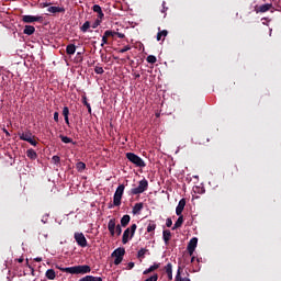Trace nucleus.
I'll return each instance as SVG.
<instances>
[{
    "mask_svg": "<svg viewBox=\"0 0 281 281\" xmlns=\"http://www.w3.org/2000/svg\"><path fill=\"white\" fill-rule=\"evenodd\" d=\"M56 269H59V271H63L64 273H71V276H85V273H91V267L87 265L74 266L68 268L56 266Z\"/></svg>",
    "mask_w": 281,
    "mask_h": 281,
    "instance_id": "nucleus-1",
    "label": "nucleus"
},
{
    "mask_svg": "<svg viewBox=\"0 0 281 281\" xmlns=\"http://www.w3.org/2000/svg\"><path fill=\"white\" fill-rule=\"evenodd\" d=\"M125 186L124 184H120L113 195V204L109 205V209H113V207H120V205H122V196H124V190H125Z\"/></svg>",
    "mask_w": 281,
    "mask_h": 281,
    "instance_id": "nucleus-2",
    "label": "nucleus"
},
{
    "mask_svg": "<svg viewBox=\"0 0 281 281\" xmlns=\"http://www.w3.org/2000/svg\"><path fill=\"white\" fill-rule=\"evenodd\" d=\"M126 159L131 161V164H134L136 168H146V162L142 157L137 156L135 153H126Z\"/></svg>",
    "mask_w": 281,
    "mask_h": 281,
    "instance_id": "nucleus-3",
    "label": "nucleus"
},
{
    "mask_svg": "<svg viewBox=\"0 0 281 281\" xmlns=\"http://www.w3.org/2000/svg\"><path fill=\"white\" fill-rule=\"evenodd\" d=\"M135 232H137V224H132L131 227L124 231L122 236L123 245H126L130 240H132L133 236H135Z\"/></svg>",
    "mask_w": 281,
    "mask_h": 281,
    "instance_id": "nucleus-4",
    "label": "nucleus"
},
{
    "mask_svg": "<svg viewBox=\"0 0 281 281\" xmlns=\"http://www.w3.org/2000/svg\"><path fill=\"white\" fill-rule=\"evenodd\" d=\"M108 229L111 236H122V226L120 224L115 225V218H111L108 223Z\"/></svg>",
    "mask_w": 281,
    "mask_h": 281,
    "instance_id": "nucleus-5",
    "label": "nucleus"
},
{
    "mask_svg": "<svg viewBox=\"0 0 281 281\" xmlns=\"http://www.w3.org/2000/svg\"><path fill=\"white\" fill-rule=\"evenodd\" d=\"M148 190V180L143 179L138 182V187L131 189V194L137 195V194H144Z\"/></svg>",
    "mask_w": 281,
    "mask_h": 281,
    "instance_id": "nucleus-6",
    "label": "nucleus"
},
{
    "mask_svg": "<svg viewBox=\"0 0 281 281\" xmlns=\"http://www.w3.org/2000/svg\"><path fill=\"white\" fill-rule=\"evenodd\" d=\"M126 254V249L125 248H116L113 252H112V258L114 259V265H122V261L124 260V255Z\"/></svg>",
    "mask_w": 281,
    "mask_h": 281,
    "instance_id": "nucleus-7",
    "label": "nucleus"
},
{
    "mask_svg": "<svg viewBox=\"0 0 281 281\" xmlns=\"http://www.w3.org/2000/svg\"><path fill=\"white\" fill-rule=\"evenodd\" d=\"M196 245H199V239L196 237L191 238L188 246H187V251H188L189 256L194 255V251L196 249Z\"/></svg>",
    "mask_w": 281,
    "mask_h": 281,
    "instance_id": "nucleus-8",
    "label": "nucleus"
},
{
    "mask_svg": "<svg viewBox=\"0 0 281 281\" xmlns=\"http://www.w3.org/2000/svg\"><path fill=\"white\" fill-rule=\"evenodd\" d=\"M75 240L79 247H87V237L82 233H75Z\"/></svg>",
    "mask_w": 281,
    "mask_h": 281,
    "instance_id": "nucleus-9",
    "label": "nucleus"
},
{
    "mask_svg": "<svg viewBox=\"0 0 281 281\" xmlns=\"http://www.w3.org/2000/svg\"><path fill=\"white\" fill-rule=\"evenodd\" d=\"M22 21L23 23H41V21H43V16L23 15Z\"/></svg>",
    "mask_w": 281,
    "mask_h": 281,
    "instance_id": "nucleus-10",
    "label": "nucleus"
},
{
    "mask_svg": "<svg viewBox=\"0 0 281 281\" xmlns=\"http://www.w3.org/2000/svg\"><path fill=\"white\" fill-rule=\"evenodd\" d=\"M183 210H186V199H181L176 207L177 216H181L183 214Z\"/></svg>",
    "mask_w": 281,
    "mask_h": 281,
    "instance_id": "nucleus-11",
    "label": "nucleus"
},
{
    "mask_svg": "<svg viewBox=\"0 0 281 281\" xmlns=\"http://www.w3.org/2000/svg\"><path fill=\"white\" fill-rule=\"evenodd\" d=\"M269 10H273V4L272 3H266V4H261L258 9H256V12H269Z\"/></svg>",
    "mask_w": 281,
    "mask_h": 281,
    "instance_id": "nucleus-12",
    "label": "nucleus"
},
{
    "mask_svg": "<svg viewBox=\"0 0 281 281\" xmlns=\"http://www.w3.org/2000/svg\"><path fill=\"white\" fill-rule=\"evenodd\" d=\"M170 238H172V233L170 232V229H165L162 232V240L165 245H170Z\"/></svg>",
    "mask_w": 281,
    "mask_h": 281,
    "instance_id": "nucleus-13",
    "label": "nucleus"
},
{
    "mask_svg": "<svg viewBox=\"0 0 281 281\" xmlns=\"http://www.w3.org/2000/svg\"><path fill=\"white\" fill-rule=\"evenodd\" d=\"M93 12L98 14V19L103 20L104 19V12H102V7L100 4H94L92 7Z\"/></svg>",
    "mask_w": 281,
    "mask_h": 281,
    "instance_id": "nucleus-14",
    "label": "nucleus"
},
{
    "mask_svg": "<svg viewBox=\"0 0 281 281\" xmlns=\"http://www.w3.org/2000/svg\"><path fill=\"white\" fill-rule=\"evenodd\" d=\"M142 210H144V203L139 202V203H136L134 206H133V210H132V214L137 215L142 212Z\"/></svg>",
    "mask_w": 281,
    "mask_h": 281,
    "instance_id": "nucleus-15",
    "label": "nucleus"
},
{
    "mask_svg": "<svg viewBox=\"0 0 281 281\" xmlns=\"http://www.w3.org/2000/svg\"><path fill=\"white\" fill-rule=\"evenodd\" d=\"M47 12H50V14H57L58 12L65 13V8H63V7H49L47 9Z\"/></svg>",
    "mask_w": 281,
    "mask_h": 281,
    "instance_id": "nucleus-16",
    "label": "nucleus"
},
{
    "mask_svg": "<svg viewBox=\"0 0 281 281\" xmlns=\"http://www.w3.org/2000/svg\"><path fill=\"white\" fill-rule=\"evenodd\" d=\"M20 135V139L22 140V142H27V140H30V139H32V137H36V136H34V135H32V132H26V133H20L19 134Z\"/></svg>",
    "mask_w": 281,
    "mask_h": 281,
    "instance_id": "nucleus-17",
    "label": "nucleus"
},
{
    "mask_svg": "<svg viewBox=\"0 0 281 281\" xmlns=\"http://www.w3.org/2000/svg\"><path fill=\"white\" fill-rule=\"evenodd\" d=\"M181 271H183V268H181V267L179 266V267H178V270H177V274H176L175 281H190V278H183V277H181Z\"/></svg>",
    "mask_w": 281,
    "mask_h": 281,
    "instance_id": "nucleus-18",
    "label": "nucleus"
},
{
    "mask_svg": "<svg viewBox=\"0 0 281 281\" xmlns=\"http://www.w3.org/2000/svg\"><path fill=\"white\" fill-rule=\"evenodd\" d=\"M36 32V29L32 25H25L23 30V34H26V36H32Z\"/></svg>",
    "mask_w": 281,
    "mask_h": 281,
    "instance_id": "nucleus-19",
    "label": "nucleus"
},
{
    "mask_svg": "<svg viewBox=\"0 0 281 281\" xmlns=\"http://www.w3.org/2000/svg\"><path fill=\"white\" fill-rule=\"evenodd\" d=\"M26 157H29V159H32V161H34L35 159L38 158V154H36V150L30 148L26 150Z\"/></svg>",
    "mask_w": 281,
    "mask_h": 281,
    "instance_id": "nucleus-20",
    "label": "nucleus"
},
{
    "mask_svg": "<svg viewBox=\"0 0 281 281\" xmlns=\"http://www.w3.org/2000/svg\"><path fill=\"white\" fill-rule=\"evenodd\" d=\"M159 267H160V263H154L148 269L144 270L143 276H148V273H153V271H157Z\"/></svg>",
    "mask_w": 281,
    "mask_h": 281,
    "instance_id": "nucleus-21",
    "label": "nucleus"
},
{
    "mask_svg": "<svg viewBox=\"0 0 281 281\" xmlns=\"http://www.w3.org/2000/svg\"><path fill=\"white\" fill-rule=\"evenodd\" d=\"M178 220L175 223V225L172 226V232H175V229H179V227H181L183 225V215H178Z\"/></svg>",
    "mask_w": 281,
    "mask_h": 281,
    "instance_id": "nucleus-22",
    "label": "nucleus"
},
{
    "mask_svg": "<svg viewBox=\"0 0 281 281\" xmlns=\"http://www.w3.org/2000/svg\"><path fill=\"white\" fill-rule=\"evenodd\" d=\"M66 54H68V56H74V54H76V45L68 44L66 47Z\"/></svg>",
    "mask_w": 281,
    "mask_h": 281,
    "instance_id": "nucleus-23",
    "label": "nucleus"
},
{
    "mask_svg": "<svg viewBox=\"0 0 281 281\" xmlns=\"http://www.w3.org/2000/svg\"><path fill=\"white\" fill-rule=\"evenodd\" d=\"M146 254H148V249H146V248H140L138 250L137 258H138V260H140V262H142V260H144V258H146Z\"/></svg>",
    "mask_w": 281,
    "mask_h": 281,
    "instance_id": "nucleus-24",
    "label": "nucleus"
},
{
    "mask_svg": "<svg viewBox=\"0 0 281 281\" xmlns=\"http://www.w3.org/2000/svg\"><path fill=\"white\" fill-rule=\"evenodd\" d=\"M47 280H56V271L54 269H48L45 273Z\"/></svg>",
    "mask_w": 281,
    "mask_h": 281,
    "instance_id": "nucleus-25",
    "label": "nucleus"
},
{
    "mask_svg": "<svg viewBox=\"0 0 281 281\" xmlns=\"http://www.w3.org/2000/svg\"><path fill=\"white\" fill-rule=\"evenodd\" d=\"M159 32L157 33V41H161V38H166V36H168V31L167 30H162L161 27H158Z\"/></svg>",
    "mask_w": 281,
    "mask_h": 281,
    "instance_id": "nucleus-26",
    "label": "nucleus"
},
{
    "mask_svg": "<svg viewBox=\"0 0 281 281\" xmlns=\"http://www.w3.org/2000/svg\"><path fill=\"white\" fill-rule=\"evenodd\" d=\"M128 223H131V215H124V216L121 218V226H122V227H127V226H128Z\"/></svg>",
    "mask_w": 281,
    "mask_h": 281,
    "instance_id": "nucleus-27",
    "label": "nucleus"
},
{
    "mask_svg": "<svg viewBox=\"0 0 281 281\" xmlns=\"http://www.w3.org/2000/svg\"><path fill=\"white\" fill-rule=\"evenodd\" d=\"M76 168H77L78 172H82L83 170L87 169V165L82 161H79V162H77Z\"/></svg>",
    "mask_w": 281,
    "mask_h": 281,
    "instance_id": "nucleus-28",
    "label": "nucleus"
},
{
    "mask_svg": "<svg viewBox=\"0 0 281 281\" xmlns=\"http://www.w3.org/2000/svg\"><path fill=\"white\" fill-rule=\"evenodd\" d=\"M147 63H149V65H155V63H157V57H155V55H149L146 58Z\"/></svg>",
    "mask_w": 281,
    "mask_h": 281,
    "instance_id": "nucleus-29",
    "label": "nucleus"
},
{
    "mask_svg": "<svg viewBox=\"0 0 281 281\" xmlns=\"http://www.w3.org/2000/svg\"><path fill=\"white\" fill-rule=\"evenodd\" d=\"M82 104H85V106H87L88 109V113H90L91 115V104L87 101V97H82Z\"/></svg>",
    "mask_w": 281,
    "mask_h": 281,
    "instance_id": "nucleus-30",
    "label": "nucleus"
},
{
    "mask_svg": "<svg viewBox=\"0 0 281 281\" xmlns=\"http://www.w3.org/2000/svg\"><path fill=\"white\" fill-rule=\"evenodd\" d=\"M59 137H60V139H61V142H63L64 144H71V143H74V139H71V138H69V137H67V136L60 135Z\"/></svg>",
    "mask_w": 281,
    "mask_h": 281,
    "instance_id": "nucleus-31",
    "label": "nucleus"
},
{
    "mask_svg": "<svg viewBox=\"0 0 281 281\" xmlns=\"http://www.w3.org/2000/svg\"><path fill=\"white\" fill-rule=\"evenodd\" d=\"M104 45H109V36H106L105 32H104V34L102 36L101 47H104Z\"/></svg>",
    "mask_w": 281,
    "mask_h": 281,
    "instance_id": "nucleus-32",
    "label": "nucleus"
},
{
    "mask_svg": "<svg viewBox=\"0 0 281 281\" xmlns=\"http://www.w3.org/2000/svg\"><path fill=\"white\" fill-rule=\"evenodd\" d=\"M155 229H157V224L149 223L147 226V232L150 234V232H155Z\"/></svg>",
    "mask_w": 281,
    "mask_h": 281,
    "instance_id": "nucleus-33",
    "label": "nucleus"
},
{
    "mask_svg": "<svg viewBox=\"0 0 281 281\" xmlns=\"http://www.w3.org/2000/svg\"><path fill=\"white\" fill-rule=\"evenodd\" d=\"M91 27V23L89 21H86L83 25L81 26V32H87Z\"/></svg>",
    "mask_w": 281,
    "mask_h": 281,
    "instance_id": "nucleus-34",
    "label": "nucleus"
},
{
    "mask_svg": "<svg viewBox=\"0 0 281 281\" xmlns=\"http://www.w3.org/2000/svg\"><path fill=\"white\" fill-rule=\"evenodd\" d=\"M105 36H111L112 38L114 37V36H117V32H115V31H111V30H106L105 31Z\"/></svg>",
    "mask_w": 281,
    "mask_h": 281,
    "instance_id": "nucleus-35",
    "label": "nucleus"
},
{
    "mask_svg": "<svg viewBox=\"0 0 281 281\" xmlns=\"http://www.w3.org/2000/svg\"><path fill=\"white\" fill-rule=\"evenodd\" d=\"M100 23H102V20H100V18H99L98 20H95L92 23V25H91L92 30H95L98 26H100Z\"/></svg>",
    "mask_w": 281,
    "mask_h": 281,
    "instance_id": "nucleus-36",
    "label": "nucleus"
},
{
    "mask_svg": "<svg viewBox=\"0 0 281 281\" xmlns=\"http://www.w3.org/2000/svg\"><path fill=\"white\" fill-rule=\"evenodd\" d=\"M52 161L55 166H58V164H60V156H53Z\"/></svg>",
    "mask_w": 281,
    "mask_h": 281,
    "instance_id": "nucleus-37",
    "label": "nucleus"
},
{
    "mask_svg": "<svg viewBox=\"0 0 281 281\" xmlns=\"http://www.w3.org/2000/svg\"><path fill=\"white\" fill-rule=\"evenodd\" d=\"M94 72L101 76L104 74V68L97 66L94 67Z\"/></svg>",
    "mask_w": 281,
    "mask_h": 281,
    "instance_id": "nucleus-38",
    "label": "nucleus"
},
{
    "mask_svg": "<svg viewBox=\"0 0 281 281\" xmlns=\"http://www.w3.org/2000/svg\"><path fill=\"white\" fill-rule=\"evenodd\" d=\"M166 273H172V263H167L165 266Z\"/></svg>",
    "mask_w": 281,
    "mask_h": 281,
    "instance_id": "nucleus-39",
    "label": "nucleus"
},
{
    "mask_svg": "<svg viewBox=\"0 0 281 281\" xmlns=\"http://www.w3.org/2000/svg\"><path fill=\"white\" fill-rule=\"evenodd\" d=\"M29 144H31V146H38V142H36V139H34V137H31L30 139L26 140Z\"/></svg>",
    "mask_w": 281,
    "mask_h": 281,
    "instance_id": "nucleus-40",
    "label": "nucleus"
},
{
    "mask_svg": "<svg viewBox=\"0 0 281 281\" xmlns=\"http://www.w3.org/2000/svg\"><path fill=\"white\" fill-rule=\"evenodd\" d=\"M131 47L128 45L124 46L119 50V54H126V52H130Z\"/></svg>",
    "mask_w": 281,
    "mask_h": 281,
    "instance_id": "nucleus-41",
    "label": "nucleus"
},
{
    "mask_svg": "<svg viewBox=\"0 0 281 281\" xmlns=\"http://www.w3.org/2000/svg\"><path fill=\"white\" fill-rule=\"evenodd\" d=\"M63 115H64V117H69V108L68 106H64Z\"/></svg>",
    "mask_w": 281,
    "mask_h": 281,
    "instance_id": "nucleus-42",
    "label": "nucleus"
},
{
    "mask_svg": "<svg viewBox=\"0 0 281 281\" xmlns=\"http://www.w3.org/2000/svg\"><path fill=\"white\" fill-rule=\"evenodd\" d=\"M167 227H172V218L168 217L166 221Z\"/></svg>",
    "mask_w": 281,
    "mask_h": 281,
    "instance_id": "nucleus-43",
    "label": "nucleus"
},
{
    "mask_svg": "<svg viewBox=\"0 0 281 281\" xmlns=\"http://www.w3.org/2000/svg\"><path fill=\"white\" fill-rule=\"evenodd\" d=\"M135 267V262L131 261L127 263V269L131 270Z\"/></svg>",
    "mask_w": 281,
    "mask_h": 281,
    "instance_id": "nucleus-44",
    "label": "nucleus"
},
{
    "mask_svg": "<svg viewBox=\"0 0 281 281\" xmlns=\"http://www.w3.org/2000/svg\"><path fill=\"white\" fill-rule=\"evenodd\" d=\"M116 36L119 38H125L126 37V35H124V33H120V32H116Z\"/></svg>",
    "mask_w": 281,
    "mask_h": 281,
    "instance_id": "nucleus-45",
    "label": "nucleus"
},
{
    "mask_svg": "<svg viewBox=\"0 0 281 281\" xmlns=\"http://www.w3.org/2000/svg\"><path fill=\"white\" fill-rule=\"evenodd\" d=\"M166 10H168V8H166V1L162 2V13L166 12Z\"/></svg>",
    "mask_w": 281,
    "mask_h": 281,
    "instance_id": "nucleus-46",
    "label": "nucleus"
},
{
    "mask_svg": "<svg viewBox=\"0 0 281 281\" xmlns=\"http://www.w3.org/2000/svg\"><path fill=\"white\" fill-rule=\"evenodd\" d=\"M58 116H59L58 112H55V113H54V120H55V122H58Z\"/></svg>",
    "mask_w": 281,
    "mask_h": 281,
    "instance_id": "nucleus-47",
    "label": "nucleus"
},
{
    "mask_svg": "<svg viewBox=\"0 0 281 281\" xmlns=\"http://www.w3.org/2000/svg\"><path fill=\"white\" fill-rule=\"evenodd\" d=\"M34 260H35V262H43V258H41V257H36Z\"/></svg>",
    "mask_w": 281,
    "mask_h": 281,
    "instance_id": "nucleus-48",
    "label": "nucleus"
},
{
    "mask_svg": "<svg viewBox=\"0 0 281 281\" xmlns=\"http://www.w3.org/2000/svg\"><path fill=\"white\" fill-rule=\"evenodd\" d=\"M64 120H65V123L69 126V116H65Z\"/></svg>",
    "mask_w": 281,
    "mask_h": 281,
    "instance_id": "nucleus-49",
    "label": "nucleus"
},
{
    "mask_svg": "<svg viewBox=\"0 0 281 281\" xmlns=\"http://www.w3.org/2000/svg\"><path fill=\"white\" fill-rule=\"evenodd\" d=\"M168 280H172V272H167Z\"/></svg>",
    "mask_w": 281,
    "mask_h": 281,
    "instance_id": "nucleus-50",
    "label": "nucleus"
},
{
    "mask_svg": "<svg viewBox=\"0 0 281 281\" xmlns=\"http://www.w3.org/2000/svg\"><path fill=\"white\" fill-rule=\"evenodd\" d=\"M43 8H49V3H47V2H44V3H42L41 4Z\"/></svg>",
    "mask_w": 281,
    "mask_h": 281,
    "instance_id": "nucleus-51",
    "label": "nucleus"
},
{
    "mask_svg": "<svg viewBox=\"0 0 281 281\" xmlns=\"http://www.w3.org/2000/svg\"><path fill=\"white\" fill-rule=\"evenodd\" d=\"M134 77L135 78H140V75L139 74H134Z\"/></svg>",
    "mask_w": 281,
    "mask_h": 281,
    "instance_id": "nucleus-52",
    "label": "nucleus"
},
{
    "mask_svg": "<svg viewBox=\"0 0 281 281\" xmlns=\"http://www.w3.org/2000/svg\"><path fill=\"white\" fill-rule=\"evenodd\" d=\"M75 63H82V59H75Z\"/></svg>",
    "mask_w": 281,
    "mask_h": 281,
    "instance_id": "nucleus-53",
    "label": "nucleus"
},
{
    "mask_svg": "<svg viewBox=\"0 0 281 281\" xmlns=\"http://www.w3.org/2000/svg\"><path fill=\"white\" fill-rule=\"evenodd\" d=\"M5 135H10V132L8 130H4Z\"/></svg>",
    "mask_w": 281,
    "mask_h": 281,
    "instance_id": "nucleus-54",
    "label": "nucleus"
},
{
    "mask_svg": "<svg viewBox=\"0 0 281 281\" xmlns=\"http://www.w3.org/2000/svg\"><path fill=\"white\" fill-rule=\"evenodd\" d=\"M18 262H23V259H18Z\"/></svg>",
    "mask_w": 281,
    "mask_h": 281,
    "instance_id": "nucleus-55",
    "label": "nucleus"
},
{
    "mask_svg": "<svg viewBox=\"0 0 281 281\" xmlns=\"http://www.w3.org/2000/svg\"><path fill=\"white\" fill-rule=\"evenodd\" d=\"M191 262H194V257L191 258Z\"/></svg>",
    "mask_w": 281,
    "mask_h": 281,
    "instance_id": "nucleus-56",
    "label": "nucleus"
},
{
    "mask_svg": "<svg viewBox=\"0 0 281 281\" xmlns=\"http://www.w3.org/2000/svg\"><path fill=\"white\" fill-rule=\"evenodd\" d=\"M156 117H159V113L156 114Z\"/></svg>",
    "mask_w": 281,
    "mask_h": 281,
    "instance_id": "nucleus-57",
    "label": "nucleus"
},
{
    "mask_svg": "<svg viewBox=\"0 0 281 281\" xmlns=\"http://www.w3.org/2000/svg\"><path fill=\"white\" fill-rule=\"evenodd\" d=\"M263 21H267V18H263Z\"/></svg>",
    "mask_w": 281,
    "mask_h": 281,
    "instance_id": "nucleus-58",
    "label": "nucleus"
},
{
    "mask_svg": "<svg viewBox=\"0 0 281 281\" xmlns=\"http://www.w3.org/2000/svg\"><path fill=\"white\" fill-rule=\"evenodd\" d=\"M206 142H210V138H206Z\"/></svg>",
    "mask_w": 281,
    "mask_h": 281,
    "instance_id": "nucleus-59",
    "label": "nucleus"
}]
</instances>
